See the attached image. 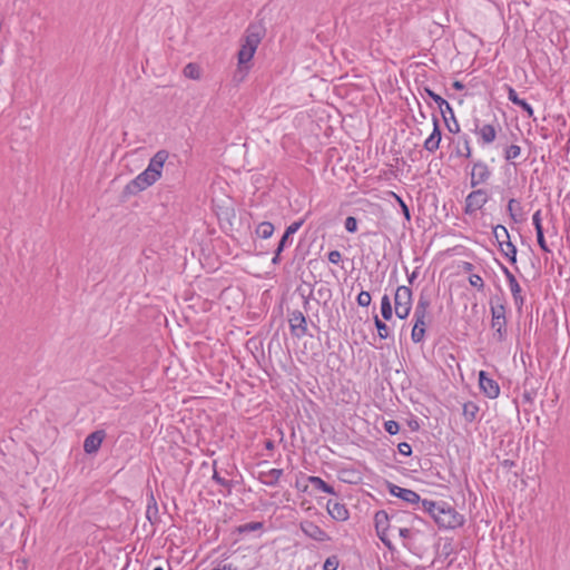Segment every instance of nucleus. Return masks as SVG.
Segmentation results:
<instances>
[{
  "mask_svg": "<svg viewBox=\"0 0 570 570\" xmlns=\"http://www.w3.org/2000/svg\"><path fill=\"white\" fill-rule=\"evenodd\" d=\"M327 259H328L330 263L336 265L340 262H342V254H341L340 250L333 249V250L328 252Z\"/></svg>",
  "mask_w": 570,
  "mask_h": 570,
  "instance_id": "nucleus-48",
  "label": "nucleus"
},
{
  "mask_svg": "<svg viewBox=\"0 0 570 570\" xmlns=\"http://www.w3.org/2000/svg\"><path fill=\"white\" fill-rule=\"evenodd\" d=\"M532 153L534 154L535 157L540 156L543 163H547V159H546L547 156L544 154L542 146H540L539 148L534 147L533 149H530V154H532Z\"/></svg>",
  "mask_w": 570,
  "mask_h": 570,
  "instance_id": "nucleus-54",
  "label": "nucleus"
},
{
  "mask_svg": "<svg viewBox=\"0 0 570 570\" xmlns=\"http://www.w3.org/2000/svg\"><path fill=\"white\" fill-rule=\"evenodd\" d=\"M409 426L412 431H417L420 429V424H419L417 420L409 421Z\"/></svg>",
  "mask_w": 570,
  "mask_h": 570,
  "instance_id": "nucleus-63",
  "label": "nucleus"
},
{
  "mask_svg": "<svg viewBox=\"0 0 570 570\" xmlns=\"http://www.w3.org/2000/svg\"><path fill=\"white\" fill-rule=\"evenodd\" d=\"M326 510L331 518L336 521H345L350 517L346 505L337 501L328 500L326 503Z\"/></svg>",
  "mask_w": 570,
  "mask_h": 570,
  "instance_id": "nucleus-17",
  "label": "nucleus"
},
{
  "mask_svg": "<svg viewBox=\"0 0 570 570\" xmlns=\"http://www.w3.org/2000/svg\"><path fill=\"white\" fill-rule=\"evenodd\" d=\"M106 438L105 430H97L86 436L83 441V451L87 454H94L98 452Z\"/></svg>",
  "mask_w": 570,
  "mask_h": 570,
  "instance_id": "nucleus-15",
  "label": "nucleus"
},
{
  "mask_svg": "<svg viewBox=\"0 0 570 570\" xmlns=\"http://www.w3.org/2000/svg\"><path fill=\"white\" fill-rule=\"evenodd\" d=\"M455 155L456 156H463V157H466V158H470L471 157V148H470V145H464V148L461 149L460 146L458 145L456 146V149H455Z\"/></svg>",
  "mask_w": 570,
  "mask_h": 570,
  "instance_id": "nucleus-51",
  "label": "nucleus"
},
{
  "mask_svg": "<svg viewBox=\"0 0 570 570\" xmlns=\"http://www.w3.org/2000/svg\"><path fill=\"white\" fill-rule=\"evenodd\" d=\"M381 315L384 321H391L393 317V307L387 294L383 295L381 299Z\"/></svg>",
  "mask_w": 570,
  "mask_h": 570,
  "instance_id": "nucleus-27",
  "label": "nucleus"
},
{
  "mask_svg": "<svg viewBox=\"0 0 570 570\" xmlns=\"http://www.w3.org/2000/svg\"><path fill=\"white\" fill-rule=\"evenodd\" d=\"M424 92L438 105L439 111L442 115V118L445 122L448 130L450 132L458 134L460 131V127L450 104L443 97L435 94L432 89L428 87L424 88Z\"/></svg>",
  "mask_w": 570,
  "mask_h": 570,
  "instance_id": "nucleus-4",
  "label": "nucleus"
},
{
  "mask_svg": "<svg viewBox=\"0 0 570 570\" xmlns=\"http://www.w3.org/2000/svg\"><path fill=\"white\" fill-rule=\"evenodd\" d=\"M501 269H502L503 275L507 278L514 304L520 309L524 303V297L521 294V292H522L521 286L519 285L515 276L511 273V271L507 266L501 265Z\"/></svg>",
  "mask_w": 570,
  "mask_h": 570,
  "instance_id": "nucleus-12",
  "label": "nucleus"
},
{
  "mask_svg": "<svg viewBox=\"0 0 570 570\" xmlns=\"http://www.w3.org/2000/svg\"><path fill=\"white\" fill-rule=\"evenodd\" d=\"M433 125H434L433 131L430 134L429 137H426L424 139L423 142H441L442 134H441L440 126L438 124V119L435 117L433 118Z\"/></svg>",
  "mask_w": 570,
  "mask_h": 570,
  "instance_id": "nucleus-34",
  "label": "nucleus"
},
{
  "mask_svg": "<svg viewBox=\"0 0 570 570\" xmlns=\"http://www.w3.org/2000/svg\"><path fill=\"white\" fill-rule=\"evenodd\" d=\"M479 387L481 392L489 399H497L500 395L499 383L489 376L485 371L479 372Z\"/></svg>",
  "mask_w": 570,
  "mask_h": 570,
  "instance_id": "nucleus-10",
  "label": "nucleus"
},
{
  "mask_svg": "<svg viewBox=\"0 0 570 570\" xmlns=\"http://www.w3.org/2000/svg\"><path fill=\"white\" fill-rule=\"evenodd\" d=\"M340 564L338 557L333 554L325 559L323 570H337Z\"/></svg>",
  "mask_w": 570,
  "mask_h": 570,
  "instance_id": "nucleus-36",
  "label": "nucleus"
},
{
  "mask_svg": "<svg viewBox=\"0 0 570 570\" xmlns=\"http://www.w3.org/2000/svg\"><path fill=\"white\" fill-rule=\"evenodd\" d=\"M358 222L354 216H347L344 222V227L348 233L357 232Z\"/></svg>",
  "mask_w": 570,
  "mask_h": 570,
  "instance_id": "nucleus-39",
  "label": "nucleus"
},
{
  "mask_svg": "<svg viewBox=\"0 0 570 570\" xmlns=\"http://www.w3.org/2000/svg\"><path fill=\"white\" fill-rule=\"evenodd\" d=\"M168 156L169 154L167 150L163 149L157 151L149 160V164L145 170L149 173L156 180H158L161 177V170L166 160L168 159Z\"/></svg>",
  "mask_w": 570,
  "mask_h": 570,
  "instance_id": "nucleus-13",
  "label": "nucleus"
},
{
  "mask_svg": "<svg viewBox=\"0 0 570 570\" xmlns=\"http://www.w3.org/2000/svg\"><path fill=\"white\" fill-rule=\"evenodd\" d=\"M399 534L401 538L407 539V538H410L411 530L407 528H399Z\"/></svg>",
  "mask_w": 570,
  "mask_h": 570,
  "instance_id": "nucleus-58",
  "label": "nucleus"
},
{
  "mask_svg": "<svg viewBox=\"0 0 570 570\" xmlns=\"http://www.w3.org/2000/svg\"><path fill=\"white\" fill-rule=\"evenodd\" d=\"M491 176V171L489 167L481 160L473 164L471 170V181L470 185L472 188L476 187L480 184L488 181Z\"/></svg>",
  "mask_w": 570,
  "mask_h": 570,
  "instance_id": "nucleus-14",
  "label": "nucleus"
},
{
  "mask_svg": "<svg viewBox=\"0 0 570 570\" xmlns=\"http://www.w3.org/2000/svg\"><path fill=\"white\" fill-rule=\"evenodd\" d=\"M282 475V469H271L266 472H259L258 480L267 487H275L278 484L279 478Z\"/></svg>",
  "mask_w": 570,
  "mask_h": 570,
  "instance_id": "nucleus-21",
  "label": "nucleus"
},
{
  "mask_svg": "<svg viewBox=\"0 0 570 570\" xmlns=\"http://www.w3.org/2000/svg\"><path fill=\"white\" fill-rule=\"evenodd\" d=\"M309 484H312L316 490H320L324 493L337 495L335 489L325 482L321 476L309 475L307 478Z\"/></svg>",
  "mask_w": 570,
  "mask_h": 570,
  "instance_id": "nucleus-24",
  "label": "nucleus"
},
{
  "mask_svg": "<svg viewBox=\"0 0 570 570\" xmlns=\"http://www.w3.org/2000/svg\"><path fill=\"white\" fill-rule=\"evenodd\" d=\"M479 412V406L472 402H465L463 404V416L466 422L472 423L476 419V414Z\"/></svg>",
  "mask_w": 570,
  "mask_h": 570,
  "instance_id": "nucleus-28",
  "label": "nucleus"
},
{
  "mask_svg": "<svg viewBox=\"0 0 570 570\" xmlns=\"http://www.w3.org/2000/svg\"><path fill=\"white\" fill-rule=\"evenodd\" d=\"M500 253L510 262V264L514 265L517 263V246L510 240H507L504 245L498 246Z\"/></svg>",
  "mask_w": 570,
  "mask_h": 570,
  "instance_id": "nucleus-26",
  "label": "nucleus"
},
{
  "mask_svg": "<svg viewBox=\"0 0 570 570\" xmlns=\"http://www.w3.org/2000/svg\"><path fill=\"white\" fill-rule=\"evenodd\" d=\"M213 481H215L217 484L224 487L226 490H227V494H230L232 492V489L234 488L235 483L233 480H227L223 476L219 475V473L214 470V473H213V476H212Z\"/></svg>",
  "mask_w": 570,
  "mask_h": 570,
  "instance_id": "nucleus-33",
  "label": "nucleus"
},
{
  "mask_svg": "<svg viewBox=\"0 0 570 570\" xmlns=\"http://www.w3.org/2000/svg\"><path fill=\"white\" fill-rule=\"evenodd\" d=\"M156 181L157 180L149 173L144 170L124 187L121 191V199L126 200L131 196L138 195Z\"/></svg>",
  "mask_w": 570,
  "mask_h": 570,
  "instance_id": "nucleus-5",
  "label": "nucleus"
},
{
  "mask_svg": "<svg viewBox=\"0 0 570 570\" xmlns=\"http://www.w3.org/2000/svg\"><path fill=\"white\" fill-rule=\"evenodd\" d=\"M283 252H284V249H283V248H281V249H279V247H278V246H276V248H275V250H274V257L272 258V263H273L274 265H277V264H279V263H281V255H282V253H283Z\"/></svg>",
  "mask_w": 570,
  "mask_h": 570,
  "instance_id": "nucleus-55",
  "label": "nucleus"
},
{
  "mask_svg": "<svg viewBox=\"0 0 570 570\" xmlns=\"http://www.w3.org/2000/svg\"><path fill=\"white\" fill-rule=\"evenodd\" d=\"M413 304V292L409 286H397L394 294V306H412Z\"/></svg>",
  "mask_w": 570,
  "mask_h": 570,
  "instance_id": "nucleus-18",
  "label": "nucleus"
},
{
  "mask_svg": "<svg viewBox=\"0 0 570 570\" xmlns=\"http://www.w3.org/2000/svg\"><path fill=\"white\" fill-rule=\"evenodd\" d=\"M520 154V145H509V147L505 149L504 157L507 160H512L519 157Z\"/></svg>",
  "mask_w": 570,
  "mask_h": 570,
  "instance_id": "nucleus-37",
  "label": "nucleus"
},
{
  "mask_svg": "<svg viewBox=\"0 0 570 570\" xmlns=\"http://www.w3.org/2000/svg\"><path fill=\"white\" fill-rule=\"evenodd\" d=\"M532 224L534 226V229H535V233L538 232H543V226H542V218H541V210L538 209L533 216H532Z\"/></svg>",
  "mask_w": 570,
  "mask_h": 570,
  "instance_id": "nucleus-46",
  "label": "nucleus"
},
{
  "mask_svg": "<svg viewBox=\"0 0 570 570\" xmlns=\"http://www.w3.org/2000/svg\"><path fill=\"white\" fill-rule=\"evenodd\" d=\"M469 283L471 286L478 288L479 291H483L484 288L483 278L478 274H471L469 276Z\"/></svg>",
  "mask_w": 570,
  "mask_h": 570,
  "instance_id": "nucleus-42",
  "label": "nucleus"
},
{
  "mask_svg": "<svg viewBox=\"0 0 570 570\" xmlns=\"http://www.w3.org/2000/svg\"><path fill=\"white\" fill-rule=\"evenodd\" d=\"M265 33L266 29L261 22H252L246 28L245 33L242 38L240 49L237 53L238 68L240 71L243 69H248V67L245 65L253 59L258 45L265 37Z\"/></svg>",
  "mask_w": 570,
  "mask_h": 570,
  "instance_id": "nucleus-1",
  "label": "nucleus"
},
{
  "mask_svg": "<svg viewBox=\"0 0 570 570\" xmlns=\"http://www.w3.org/2000/svg\"><path fill=\"white\" fill-rule=\"evenodd\" d=\"M377 537L380 538V540L383 542V544L390 550V551H393L395 548L393 546V543L391 542V540L389 539L387 537V532H385V534H377Z\"/></svg>",
  "mask_w": 570,
  "mask_h": 570,
  "instance_id": "nucleus-52",
  "label": "nucleus"
},
{
  "mask_svg": "<svg viewBox=\"0 0 570 570\" xmlns=\"http://www.w3.org/2000/svg\"><path fill=\"white\" fill-rule=\"evenodd\" d=\"M469 131L474 135V139L482 142H492L497 135V129L491 124L480 122L479 120L473 121V127L469 128Z\"/></svg>",
  "mask_w": 570,
  "mask_h": 570,
  "instance_id": "nucleus-9",
  "label": "nucleus"
},
{
  "mask_svg": "<svg viewBox=\"0 0 570 570\" xmlns=\"http://www.w3.org/2000/svg\"><path fill=\"white\" fill-rule=\"evenodd\" d=\"M305 219L302 218L299 220H296L294 223H292L289 226L286 227L283 236L281 237L277 246L283 249H285L287 246H289L292 244V236L302 227V225L304 224Z\"/></svg>",
  "mask_w": 570,
  "mask_h": 570,
  "instance_id": "nucleus-19",
  "label": "nucleus"
},
{
  "mask_svg": "<svg viewBox=\"0 0 570 570\" xmlns=\"http://www.w3.org/2000/svg\"><path fill=\"white\" fill-rule=\"evenodd\" d=\"M288 324L291 334L294 337L302 338L307 335V320L302 311H288Z\"/></svg>",
  "mask_w": 570,
  "mask_h": 570,
  "instance_id": "nucleus-7",
  "label": "nucleus"
},
{
  "mask_svg": "<svg viewBox=\"0 0 570 570\" xmlns=\"http://www.w3.org/2000/svg\"><path fill=\"white\" fill-rule=\"evenodd\" d=\"M184 75L190 79H198L199 78L198 67L194 63H188L184 68Z\"/></svg>",
  "mask_w": 570,
  "mask_h": 570,
  "instance_id": "nucleus-40",
  "label": "nucleus"
},
{
  "mask_svg": "<svg viewBox=\"0 0 570 570\" xmlns=\"http://www.w3.org/2000/svg\"><path fill=\"white\" fill-rule=\"evenodd\" d=\"M275 230L274 225L271 222H262L256 227V235L263 239L269 238Z\"/></svg>",
  "mask_w": 570,
  "mask_h": 570,
  "instance_id": "nucleus-30",
  "label": "nucleus"
},
{
  "mask_svg": "<svg viewBox=\"0 0 570 570\" xmlns=\"http://www.w3.org/2000/svg\"><path fill=\"white\" fill-rule=\"evenodd\" d=\"M452 87H453L455 90L461 91V90H463V89H464V87H465V86H464V83H463V82H461V81H459V80H455V81H453Z\"/></svg>",
  "mask_w": 570,
  "mask_h": 570,
  "instance_id": "nucleus-64",
  "label": "nucleus"
},
{
  "mask_svg": "<svg viewBox=\"0 0 570 570\" xmlns=\"http://www.w3.org/2000/svg\"><path fill=\"white\" fill-rule=\"evenodd\" d=\"M387 490L391 495L399 498L406 503L413 505L420 504V494L411 489L401 488L392 482H387Z\"/></svg>",
  "mask_w": 570,
  "mask_h": 570,
  "instance_id": "nucleus-11",
  "label": "nucleus"
},
{
  "mask_svg": "<svg viewBox=\"0 0 570 570\" xmlns=\"http://www.w3.org/2000/svg\"><path fill=\"white\" fill-rule=\"evenodd\" d=\"M411 309H412V306H394V312H395V315L401 318V320H405L409 317L410 313H411Z\"/></svg>",
  "mask_w": 570,
  "mask_h": 570,
  "instance_id": "nucleus-44",
  "label": "nucleus"
},
{
  "mask_svg": "<svg viewBox=\"0 0 570 570\" xmlns=\"http://www.w3.org/2000/svg\"><path fill=\"white\" fill-rule=\"evenodd\" d=\"M146 518L151 524H156L159 522V512L158 504L155 499L153 491L148 493L147 508H146Z\"/></svg>",
  "mask_w": 570,
  "mask_h": 570,
  "instance_id": "nucleus-20",
  "label": "nucleus"
},
{
  "mask_svg": "<svg viewBox=\"0 0 570 570\" xmlns=\"http://www.w3.org/2000/svg\"><path fill=\"white\" fill-rule=\"evenodd\" d=\"M422 146L429 153H435L440 147V145H422Z\"/></svg>",
  "mask_w": 570,
  "mask_h": 570,
  "instance_id": "nucleus-62",
  "label": "nucleus"
},
{
  "mask_svg": "<svg viewBox=\"0 0 570 570\" xmlns=\"http://www.w3.org/2000/svg\"><path fill=\"white\" fill-rule=\"evenodd\" d=\"M212 570H237V568L235 566H233L232 563H227V564L215 567Z\"/></svg>",
  "mask_w": 570,
  "mask_h": 570,
  "instance_id": "nucleus-59",
  "label": "nucleus"
},
{
  "mask_svg": "<svg viewBox=\"0 0 570 570\" xmlns=\"http://www.w3.org/2000/svg\"><path fill=\"white\" fill-rule=\"evenodd\" d=\"M397 450L399 452L402 454V455H406V456H410L412 454V446L410 443L407 442H401L399 445H397Z\"/></svg>",
  "mask_w": 570,
  "mask_h": 570,
  "instance_id": "nucleus-49",
  "label": "nucleus"
},
{
  "mask_svg": "<svg viewBox=\"0 0 570 570\" xmlns=\"http://www.w3.org/2000/svg\"><path fill=\"white\" fill-rule=\"evenodd\" d=\"M263 528H264V523L263 522H248V523L238 525L236 528V531L239 534H244V533H248V532L261 530Z\"/></svg>",
  "mask_w": 570,
  "mask_h": 570,
  "instance_id": "nucleus-32",
  "label": "nucleus"
},
{
  "mask_svg": "<svg viewBox=\"0 0 570 570\" xmlns=\"http://www.w3.org/2000/svg\"><path fill=\"white\" fill-rule=\"evenodd\" d=\"M371 301H372V297L367 291H361L356 297V302L361 307L370 306Z\"/></svg>",
  "mask_w": 570,
  "mask_h": 570,
  "instance_id": "nucleus-38",
  "label": "nucleus"
},
{
  "mask_svg": "<svg viewBox=\"0 0 570 570\" xmlns=\"http://www.w3.org/2000/svg\"><path fill=\"white\" fill-rule=\"evenodd\" d=\"M507 210L511 220H513L514 223H520L523 219L522 206L518 199L511 198L508 202Z\"/></svg>",
  "mask_w": 570,
  "mask_h": 570,
  "instance_id": "nucleus-23",
  "label": "nucleus"
},
{
  "mask_svg": "<svg viewBox=\"0 0 570 570\" xmlns=\"http://www.w3.org/2000/svg\"><path fill=\"white\" fill-rule=\"evenodd\" d=\"M439 508H440V501H435V508L430 509L428 511V514L434 520L435 523H436V514H438Z\"/></svg>",
  "mask_w": 570,
  "mask_h": 570,
  "instance_id": "nucleus-57",
  "label": "nucleus"
},
{
  "mask_svg": "<svg viewBox=\"0 0 570 570\" xmlns=\"http://www.w3.org/2000/svg\"><path fill=\"white\" fill-rule=\"evenodd\" d=\"M317 295L321 298L328 299L331 297V289L326 286H322L317 289Z\"/></svg>",
  "mask_w": 570,
  "mask_h": 570,
  "instance_id": "nucleus-53",
  "label": "nucleus"
},
{
  "mask_svg": "<svg viewBox=\"0 0 570 570\" xmlns=\"http://www.w3.org/2000/svg\"><path fill=\"white\" fill-rule=\"evenodd\" d=\"M537 234V242H538V245L539 247L546 252V253H550V248L546 242V238H544V230L543 232H538L535 233Z\"/></svg>",
  "mask_w": 570,
  "mask_h": 570,
  "instance_id": "nucleus-47",
  "label": "nucleus"
},
{
  "mask_svg": "<svg viewBox=\"0 0 570 570\" xmlns=\"http://www.w3.org/2000/svg\"><path fill=\"white\" fill-rule=\"evenodd\" d=\"M534 397L533 391H524L522 394V399L525 403H532Z\"/></svg>",
  "mask_w": 570,
  "mask_h": 570,
  "instance_id": "nucleus-56",
  "label": "nucleus"
},
{
  "mask_svg": "<svg viewBox=\"0 0 570 570\" xmlns=\"http://www.w3.org/2000/svg\"><path fill=\"white\" fill-rule=\"evenodd\" d=\"M489 200V193L483 189L472 190L465 198L464 214L473 215L476 210L481 209Z\"/></svg>",
  "mask_w": 570,
  "mask_h": 570,
  "instance_id": "nucleus-6",
  "label": "nucleus"
},
{
  "mask_svg": "<svg viewBox=\"0 0 570 570\" xmlns=\"http://www.w3.org/2000/svg\"><path fill=\"white\" fill-rule=\"evenodd\" d=\"M515 106L520 107L527 117L533 118L534 110L531 105L527 102V100L521 99Z\"/></svg>",
  "mask_w": 570,
  "mask_h": 570,
  "instance_id": "nucleus-45",
  "label": "nucleus"
},
{
  "mask_svg": "<svg viewBox=\"0 0 570 570\" xmlns=\"http://www.w3.org/2000/svg\"><path fill=\"white\" fill-rule=\"evenodd\" d=\"M392 195L395 198L396 203L399 204L400 209L404 216V219L410 223L412 217H411V212H410L409 206L406 205V203L404 202V199L401 196H399L397 194H395L393 191H392Z\"/></svg>",
  "mask_w": 570,
  "mask_h": 570,
  "instance_id": "nucleus-35",
  "label": "nucleus"
},
{
  "mask_svg": "<svg viewBox=\"0 0 570 570\" xmlns=\"http://www.w3.org/2000/svg\"><path fill=\"white\" fill-rule=\"evenodd\" d=\"M417 275H419L417 268H415L411 274L407 275V281L411 285L414 283Z\"/></svg>",
  "mask_w": 570,
  "mask_h": 570,
  "instance_id": "nucleus-60",
  "label": "nucleus"
},
{
  "mask_svg": "<svg viewBox=\"0 0 570 570\" xmlns=\"http://www.w3.org/2000/svg\"><path fill=\"white\" fill-rule=\"evenodd\" d=\"M492 234L498 243V246L504 245V243H507V240H510V234L503 225L494 226Z\"/></svg>",
  "mask_w": 570,
  "mask_h": 570,
  "instance_id": "nucleus-29",
  "label": "nucleus"
},
{
  "mask_svg": "<svg viewBox=\"0 0 570 570\" xmlns=\"http://www.w3.org/2000/svg\"><path fill=\"white\" fill-rule=\"evenodd\" d=\"M501 465H502L503 468L511 469L512 466H514V465H515V462H514V461H512V460L505 459V460H503V461L501 462Z\"/></svg>",
  "mask_w": 570,
  "mask_h": 570,
  "instance_id": "nucleus-61",
  "label": "nucleus"
},
{
  "mask_svg": "<svg viewBox=\"0 0 570 570\" xmlns=\"http://www.w3.org/2000/svg\"><path fill=\"white\" fill-rule=\"evenodd\" d=\"M384 430L389 434L394 435V434H396L400 431V424H399V422H396L394 420L385 421L384 422Z\"/></svg>",
  "mask_w": 570,
  "mask_h": 570,
  "instance_id": "nucleus-43",
  "label": "nucleus"
},
{
  "mask_svg": "<svg viewBox=\"0 0 570 570\" xmlns=\"http://www.w3.org/2000/svg\"><path fill=\"white\" fill-rule=\"evenodd\" d=\"M374 325L377 330V335L381 340H386L390 337V327L386 325V321L381 320L377 315L373 317Z\"/></svg>",
  "mask_w": 570,
  "mask_h": 570,
  "instance_id": "nucleus-31",
  "label": "nucleus"
},
{
  "mask_svg": "<svg viewBox=\"0 0 570 570\" xmlns=\"http://www.w3.org/2000/svg\"><path fill=\"white\" fill-rule=\"evenodd\" d=\"M396 517H397L396 512H393L390 514L385 510H379L374 515V524H375L376 533L385 534V532H387V530L391 527V524H390L391 520H393Z\"/></svg>",
  "mask_w": 570,
  "mask_h": 570,
  "instance_id": "nucleus-16",
  "label": "nucleus"
},
{
  "mask_svg": "<svg viewBox=\"0 0 570 570\" xmlns=\"http://www.w3.org/2000/svg\"><path fill=\"white\" fill-rule=\"evenodd\" d=\"M491 316L494 318L505 316V302L503 297L494 296L490 299Z\"/></svg>",
  "mask_w": 570,
  "mask_h": 570,
  "instance_id": "nucleus-25",
  "label": "nucleus"
},
{
  "mask_svg": "<svg viewBox=\"0 0 570 570\" xmlns=\"http://www.w3.org/2000/svg\"><path fill=\"white\" fill-rule=\"evenodd\" d=\"M434 508H435V501L420 498V504L415 505L414 510H421V511L428 513V511L430 509H434Z\"/></svg>",
  "mask_w": 570,
  "mask_h": 570,
  "instance_id": "nucleus-41",
  "label": "nucleus"
},
{
  "mask_svg": "<svg viewBox=\"0 0 570 570\" xmlns=\"http://www.w3.org/2000/svg\"><path fill=\"white\" fill-rule=\"evenodd\" d=\"M298 525L304 535L314 541L325 542L331 540L328 533L311 520H302Z\"/></svg>",
  "mask_w": 570,
  "mask_h": 570,
  "instance_id": "nucleus-8",
  "label": "nucleus"
},
{
  "mask_svg": "<svg viewBox=\"0 0 570 570\" xmlns=\"http://www.w3.org/2000/svg\"><path fill=\"white\" fill-rule=\"evenodd\" d=\"M431 305V301L424 292H421L419 301L416 303L413 320L414 325L411 332V340L417 344L424 341L426 333V315Z\"/></svg>",
  "mask_w": 570,
  "mask_h": 570,
  "instance_id": "nucleus-2",
  "label": "nucleus"
},
{
  "mask_svg": "<svg viewBox=\"0 0 570 570\" xmlns=\"http://www.w3.org/2000/svg\"><path fill=\"white\" fill-rule=\"evenodd\" d=\"M464 515L459 513L455 508L445 501H440V508L436 514V524L442 529H456L464 524Z\"/></svg>",
  "mask_w": 570,
  "mask_h": 570,
  "instance_id": "nucleus-3",
  "label": "nucleus"
},
{
  "mask_svg": "<svg viewBox=\"0 0 570 570\" xmlns=\"http://www.w3.org/2000/svg\"><path fill=\"white\" fill-rule=\"evenodd\" d=\"M491 327L494 330V337L498 342H503L507 338V317L491 318Z\"/></svg>",
  "mask_w": 570,
  "mask_h": 570,
  "instance_id": "nucleus-22",
  "label": "nucleus"
},
{
  "mask_svg": "<svg viewBox=\"0 0 570 570\" xmlns=\"http://www.w3.org/2000/svg\"><path fill=\"white\" fill-rule=\"evenodd\" d=\"M507 90H508V99L513 105H517L521 100V98L518 96V92L511 86H507Z\"/></svg>",
  "mask_w": 570,
  "mask_h": 570,
  "instance_id": "nucleus-50",
  "label": "nucleus"
}]
</instances>
